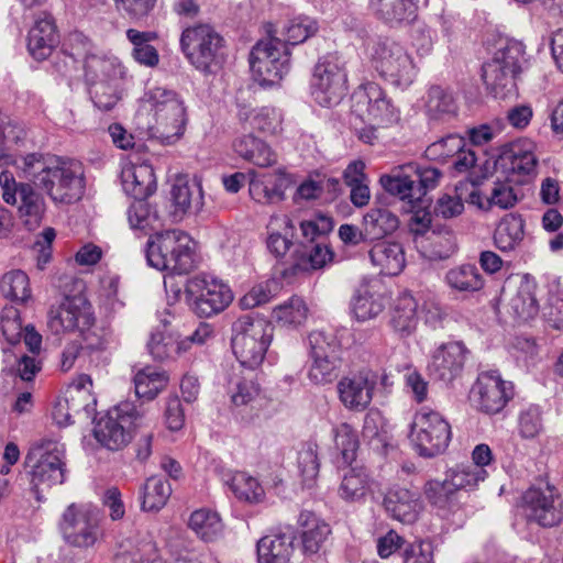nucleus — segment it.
Listing matches in <instances>:
<instances>
[{
  "instance_id": "1",
  "label": "nucleus",
  "mask_w": 563,
  "mask_h": 563,
  "mask_svg": "<svg viewBox=\"0 0 563 563\" xmlns=\"http://www.w3.org/2000/svg\"><path fill=\"white\" fill-rule=\"evenodd\" d=\"M195 246L186 232L167 230L148 239L145 256L150 266L181 275L195 267Z\"/></svg>"
},
{
  "instance_id": "2",
  "label": "nucleus",
  "mask_w": 563,
  "mask_h": 563,
  "mask_svg": "<svg viewBox=\"0 0 563 563\" xmlns=\"http://www.w3.org/2000/svg\"><path fill=\"white\" fill-rule=\"evenodd\" d=\"M273 331L269 321L254 314H244L233 323L231 346L243 367L255 369L263 363Z\"/></svg>"
},
{
  "instance_id": "3",
  "label": "nucleus",
  "mask_w": 563,
  "mask_h": 563,
  "mask_svg": "<svg viewBox=\"0 0 563 563\" xmlns=\"http://www.w3.org/2000/svg\"><path fill=\"white\" fill-rule=\"evenodd\" d=\"M369 59L382 79L401 90L410 87L418 75L410 53L404 45L389 37H378L373 42Z\"/></svg>"
},
{
  "instance_id": "4",
  "label": "nucleus",
  "mask_w": 563,
  "mask_h": 563,
  "mask_svg": "<svg viewBox=\"0 0 563 563\" xmlns=\"http://www.w3.org/2000/svg\"><path fill=\"white\" fill-rule=\"evenodd\" d=\"M85 77L92 102L100 110H111L121 98L125 70L114 56L88 55L85 59Z\"/></svg>"
},
{
  "instance_id": "5",
  "label": "nucleus",
  "mask_w": 563,
  "mask_h": 563,
  "mask_svg": "<svg viewBox=\"0 0 563 563\" xmlns=\"http://www.w3.org/2000/svg\"><path fill=\"white\" fill-rule=\"evenodd\" d=\"M154 122L150 126L151 136L162 144L170 145L184 134L186 109L178 95L163 87L150 89L146 93Z\"/></svg>"
},
{
  "instance_id": "6",
  "label": "nucleus",
  "mask_w": 563,
  "mask_h": 563,
  "mask_svg": "<svg viewBox=\"0 0 563 563\" xmlns=\"http://www.w3.org/2000/svg\"><path fill=\"white\" fill-rule=\"evenodd\" d=\"M31 468L30 485L36 499L41 500V492L65 482V446L55 440H42L34 443L25 457Z\"/></svg>"
},
{
  "instance_id": "7",
  "label": "nucleus",
  "mask_w": 563,
  "mask_h": 563,
  "mask_svg": "<svg viewBox=\"0 0 563 563\" xmlns=\"http://www.w3.org/2000/svg\"><path fill=\"white\" fill-rule=\"evenodd\" d=\"M223 42V37L208 24L188 27L180 37L181 51L189 63L206 75L221 69L225 59Z\"/></svg>"
},
{
  "instance_id": "8",
  "label": "nucleus",
  "mask_w": 563,
  "mask_h": 563,
  "mask_svg": "<svg viewBox=\"0 0 563 563\" xmlns=\"http://www.w3.org/2000/svg\"><path fill=\"white\" fill-rule=\"evenodd\" d=\"M525 53L521 42L509 40L483 65L484 82L496 98L503 99L516 91V77L521 71Z\"/></svg>"
},
{
  "instance_id": "9",
  "label": "nucleus",
  "mask_w": 563,
  "mask_h": 563,
  "mask_svg": "<svg viewBox=\"0 0 563 563\" xmlns=\"http://www.w3.org/2000/svg\"><path fill=\"white\" fill-rule=\"evenodd\" d=\"M147 412L130 401H122L101 417L93 430L96 440L109 450L124 448L132 439V431L147 421Z\"/></svg>"
},
{
  "instance_id": "10",
  "label": "nucleus",
  "mask_w": 563,
  "mask_h": 563,
  "mask_svg": "<svg viewBox=\"0 0 563 563\" xmlns=\"http://www.w3.org/2000/svg\"><path fill=\"white\" fill-rule=\"evenodd\" d=\"M409 438L420 456L433 457L448 449L451 426L439 411L422 407L415 413Z\"/></svg>"
},
{
  "instance_id": "11",
  "label": "nucleus",
  "mask_w": 563,
  "mask_h": 563,
  "mask_svg": "<svg viewBox=\"0 0 563 563\" xmlns=\"http://www.w3.org/2000/svg\"><path fill=\"white\" fill-rule=\"evenodd\" d=\"M95 322L91 305L81 296L66 297L47 316V327L58 335L66 332H79L91 349H102L103 342L93 340L90 328Z\"/></svg>"
},
{
  "instance_id": "12",
  "label": "nucleus",
  "mask_w": 563,
  "mask_h": 563,
  "mask_svg": "<svg viewBox=\"0 0 563 563\" xmlns=\"http://www.w3.org/2000/svg\"><path fill=\"white\" fill-rule=\"evenodd\" d=\"M441 177L442 173L435 167L407 164L394 168L390 175H383L380 184L389 194L413 202L434 189Z\"/></svg>"
},
{
  "instance_id": "13",
  "label": "nucleus",
  "mask_w": 563,
  "mask_h": 563,
  "mask_svg": "<svg viewBox=\"0 0 563 563\" xmlns=\"http://www.w3.org/2000/svg\"><path fill=\"white\" fill-rule=\"evenodd\" d=\"M310 89L313 100L321 107L339 104L347 91V74L343 59L335 54L320 57L313 68Z\"/></svg>"
},
{
  "instance_id": "14",
  "label": "nucleus",
  "mask_w": 563,
  "mask_h": 563,
  "mask_svg": "<svg viewBox=\"0 0 563 563\" xmlns=\"http://www.w3.org/2000/svg\"><path fill=\"white\" fill-rule=\"evenodd\" d=\"M250 67L254 80L262 87L277 85L290 69L289 51L282 38L269 36L253 47Z\"/></svg>"
},
{
  "instance_id": "15",
  "label": "nucleus",
  "mask_w": 563,
  "mask_h": 563,
  "mask_svg": "<svg viewBox=\"0 0 563 563\" xmlns=\"http://www.w3.org/2000/svg\"><path fill=\"white\" fill-rule=\"evenodd\" d=\"M102 516L91 504L69 505L59 523L64 540L76 548H90L102 537Z\"/></svg>"
},
{
  "instance_id": "16",
  "label": "nucleus",
  "mask_w": 563,
  "mask_h": 563,
  "mask_svg": "<svg viewBox=\"0 0 563 563\" xmlns=\"http://www.w3.org/2000/svg\"><path fill=\"white\" fill-rule=\"evenodd\" d=\"M185 296L191 310L200 318L222 312L233 300L230 287L208 275L189 278L185 286Z\"/></svg>"
},
{
  "instance_id": "17",
  "label": "nucleus",
  "mask_w": 563,
  "mask_h": 563,
  "mask_svg": "<svg viewBox=\"0 0 563 563\" xmlns=\"http://www.w3.org/2000/svg\"><path fill=\"white\" fill-rule=\"evenodd\" d=\"M352 115L361 122H374L377 126H390L399 122L400 112L373 81L361 85L352 95Z\"/></svg>"
},
{
  "instance_id": "18",
  "label": "nucleus",
  "mask_w": 563,
  "mask_h": 563,
  "mask_svg": "<svg viewBox=\"0 0 563 563\" xmlns=\"http://www.w3.org/2000/svg\"><path fill=\"white\" fill-rule=\"evenodd\" d=\"M42 190L54 202L73 203L78 201L85 192L82 165L74 161L53 164L47 179H42Z\"/></svg>"
},
{
  "instance_id": "19",
  "label": "nucleus",
  "mask_w": 563,
  "mask_h": 563,
  "mask_svg": "<svg viewBox=\"0 0 563 563\" xmlns=\"http://www.w3.org/2000/svg\"><path fill=\"white\" fill-rule=\"evenodd\" d=\"M514 397V385L497 371H484L471 389L475 408L486 415L499 413Z\"/></svg>"
},
{
  "instance_id": "20",
  "label": "nucleus",
  "mask_w": 563,
  "mask_h": 563,
  "mask_svg": "<svg viewBox=\"0 0 563 563\" xmlns=\"http://www.w3.org/2000/svg\"><path fill=\"white\" fill-rule=\"evenodd\" d=\"M523 510L529 521L541 527H553L562 519L561 497L549 484L531 487L523 495Z\"/></svg>"
},
{
  "instance_id": "21",
  "label": "nucleus",
  "mask_w": 563,
  "mask_h": 563,
  "mask_svg": "<svg viewBox=\"0 0 563 563\" xmlns=\"http://www.w3.org/2000/svg\"><path fill=\"white\" fill-rule=\"evenodd\" d=\"M378 374L369 368H363L342 377L338 385L339 399L350 411L362 412L373 400Z\"/></svg>"
},
{
  "instance_id": "22",
  "label": "nucleus",
  "mask_w": 563,
  "mask_h": 563,
  "mask_svg": "<svg viewBox=\"0 0 563 563\" xmlns=\"http://www.w3.org/2000/svg\"><path fill=\"white\" fill-rule=\"evenodd\" d=\"M468 350L461 341L439 345L428 364L430 377L444 384L452 383L462 374Z\"/></svg>"
},
{
  "instance_id": "23",
  "label": "nucleus",
  "mask_w": 563,
  "mask_h": 563,
  "mask_svg": "<svg viewBox=\"0 0 563 563\" xmlns=\"http://www.w3.org/2000/svg\"><path fill=\"white\" fill-rule=\"evenodd\" d=\"M249 175L250 196L261 205H274L285 200L286 190L292 183L291 176L280 168L268 174L251 170Z\"/></svg>"
},
{
  "instance_id": "24",
  "label": "nucleus",
  "mask_w": 563,
  "mask_h": 563,
  "mask_svg": "<svg viewBox=\"0 0 563 563\" xmlns=\"http://www.w3.org/2000/svg\"><path fill=\"white\" fill-rule=\"evenodd\" d=\"M296 533L291 527L272 531L256 544L257 563H290L295 553Z\"/></svg>"
},
{
  "instance_id": "25",
  "label": "nucleus",
  "mask_w": 563,
  "mask_h": 563,
  "mask_svg": "<svg viewBox=\"0 0 563 563\" xmlns=\"http://www.w3.org/2000/svg\"><path fill=\"white\" fill-rule=\"evenodd\" d=\"M59 43V35L52 15L44 13L35 20L29 32L27 48L30 54L38 60L45 59L53 53Z\"/></svg>"
},
{
  "instance_id": "26",
  "label": "nucleus",
  "mask_w": 563,
  "mask_h": 563,
  "mask_svg": "<svg viewBox=\"0 0 563 563\" xmlns=\"http://www.w3.org/2000/svg\"><path fill=\"white\" fill-rule=\"evenodd\" d=\"M231 401L243 422H253L260 416L263 402L258 384L247 378L239 380L231 390Z\"/></svg>"
},
{
  "instance_id": "27",
  "label": "nucleus",
  "mask_w": 563,
  "mask_h": 563,
  "mask_svg": "<svg viewBox=\"0 0 563 563\" xmlns=\"http://www.w3.org/2000/svg\"><path fill=\"white\" fill-rule=\"evenodd\" d=\"M384 507L396 520L412 523L418 518L421 503L417 493L395 486L385 495Z\"/></svg>"
},
{
  "instance_id": "28",
  "label": "nucleus",
  "mask_w": 563,
  "mask_h": 563,
  "mask_svg": "<svg viewBox=\"0 0 563 563\" xmlns=\"http://www.w3.org/2000/svg\"><path fill=\"white\" fill-rule=\"evenodd\" d=\"M374 485L375 482L366 467H351L342 476L338 495L345 503L361 504L373 493Z\"/></svg>"
},
{
  "instance_id": "29",
  "label": "nucleus",
  "mask_w": 563,
  "mask_h": 563,
  "mask_svg": "<svg viewBox=\"0 0 563 563\" xmlns=\"http://www.w3.org/2000/svg\"><path fill=\"white\" fill-rule=\"evenodd\" d=\"M13 165L18 170L20 178H25L42 189V179L46 180L52 162L46 159L42 154L32 153L25 156L14 157L11 154H0V167Z\"/></svg>"
},
{
  "instance_id": "30",
  "label": "nucleus",
  "mask_w": 563,
  "mask_h": 563,
  "mask_svg": "<svg viewBox=\"0 0 563 563\" xmlns=\"http://www.w3.org/2000/svg\"><path fill=\"white\" fill-rule=\"evenodd\" d=\"M121 183L125 194L134 199L146 198L156 189L154 170L148 164H126L121 172Z\"/></svg>"
},
{
  "instance_id": "31",
  "label": "nucleus",
  "mask_w": 563,
  "mask_h": 563,
  "mask_svg": "<svg viewBox=\"0 0 563 563\" xmlns=\"http://www.w3.org/2000/svg\"><path fill=\"white\" fill-rule=\"evenodd\" d=\"M233 150L241 158L261 168L272 167L277 163L275 151L265 141L251 133L236 137Z\"/></svg>"
},
{
  "instance_id": "32",
  "label": "nucleus",
  "mask_w": 563,
  "mask_h": 563,
  "mask_svg": "<svg viewBox=\"0 0 563 563\" xmlns=\"http://www.w3.org/2000/svg\"><path fill=\"white\" fill-rule=\"evenodd\" d=\"M368 255L372 264L384 275L396 276L406 266L404 249L397 242L379 241L372 246Z\"/></svg>"
},
{
  "instance_id": "33",
  "label": "nucleus",
  "mask_w": 563,
  "mask_h": 563,
  "mask_svg": "<svg viewBox=\"0 0 563 563\" xmlns=\"http://www.w3.org/2000/svg\"><path fill=\"white\" fill-rule=\"evenodd\" d=\"M369 9L377 19L389 25L410 23L417 16L413 0H369Z\"/></svg>"
},
{
  "instance_id": "34",
  "label": "nucleus",
  "mask_w": 563,
  "mask_h": 563,
  "mask_svg": "<svg viewBox=\"0 0 563 563\" xmlns=\"http://www.w3.org/2000/svg\"><path fill=\"white\" fill-rule=\"evenodd\" d=\"M172 200L175 217L200 211L203 206L201 184L197 180L177 179L172 188Z\"/></svg>"
},
{
  "instance_id": "35",
  "label": "nucleus",
  "mask_w": 563,
  "mask_h": 563,
  "mask_svg": "<svg viewBox=\"0 0 563 563\" xmlns=\"http://www.w3.org/2000/svg\"><path fill=\"white\" fill-rule=\"evenodd\" d=\"M46 211L45 199L31 184H22L20 189L19 218L23 225L33 231L37 229Z\"/></svg>"
},
{
  "instance_id": "36",
  "label": "nucleus",
  "mask_w": 563,
  "mask_h": 563,
  "mask_svg": "<svg viewBox=\"0 0 563 563\" xmlns=\"http://www.w3.org/2000/svg\"><path fill=\"white\" fill-rule=\"evenodd\" d=\"M385 306V298L369 285L361 286L351 301L352 312L358 321L376 318L384 311Z\"/></svg>"
},
{
  "instance_id": "37",
  "label": "nucleus",
  "mask_w": 563,
  "mask_h": 563,
  "mask_svg": "<svg viewBox=\"0 0 563 563\" xmlns=\"http://www.w3.org/2000/svg\"><path fill=\"white\" fill-rule=\"evenodd\" d=\"M299 521L305 528L301 533L303 552L306 554L318 553L331 534L330 526L310 512H302Z\"/></svg>"
},
{
  "instance_id": "38",
  "label": "nucleus",
  "mask_w": 563,
  "mask_h": 563,
  "mask_svg": "<svg viewBox=\"0 0 563 563\" xmlns=\"http://www.w3.org/2000/svg\"><path fill=\"white\" fill-rule=\"evenodd\" d=\"M417 308V301L410 294H402L397 298L390 324L400 336H409L416 331L418 324Z\"/></svg>"
},
{
  "instance_id": "39",
  "label": "nucleus",
  "mask_w": 563,
  "mask_h": 563,
  "mask_svg": "<svg viewBox=\"0 0 563 563\" xmlns=\"http://www.w3.org/2000/svg\"><path fill=\"white\" fill-rule=\"evenodd\" d=\"M399 225L398 217L386 208L371 209L363 218L365 239L382 240Z\"/></svg>"
},
{
  "instance_id": "40",
  "label": "nucleus",
  "mask_w": 563,
  "mask_h": 563,
  "mask_svg": "<svg viewBox=\"0 0 563 563\" xmlns=\"http://www.w3.org/2000/svg\"><path fill=\"white\" fill-rule=\"evenodd\" d=\"M267 247L276 256L285 255L292 244L295 225L287 216H272L267 224Z\"/></svg>"
},
{
  "instance_id": "41",
  "label": "nucleus",
  "mask_w": 563,
  "mask_h": 563,
  "mask_svg": "<svg viewBox=\"0 0 563 563\" xmlns=\"http://www.w3.org/2000/svg\"><path fill=\"white\" fill-rule=\"evenodd\" d=\"M115 563H163L156 543L151 539L121 544L114 556Z\"/></svg>"
},
{
  "instance_id": "42",
  "label": "nucleus",
  "mask_w": 563,
  "mask_h": 563,
  "mask_svg": "<svg viewBox=\"0 0 563 563\" xmlns=\"http://www.w3.org/2000/svg\"><path fill=\"white\" fill-rule=\"evenodd\" d=\"M523 236V219L520 216L507 214L495 230L494 243L501 252H510L521 243Z\"/></svg>"
},
{
  "instance_id": "43",
  "label": "nucleus",
  "mask_w": 563,
  "mask_h": 563,
  "mask_svg": "<svg viewBox=\"0 0 563 563\" xmlns=\"http://www.w3.org/2000/svg\"><path fill=\"white\" fill-rule=\"evenodd\" d=\"M445 284L457 292H475L483 288L484 278L473 264H462L449 269L444 277Z\"/></svg>"
},
{
  "instance_id": "44",
  "label": "nucleus",
  "mask_w": 563,
  "mask_h": 563,
  "mask_svg": "<svg viewBox=\"0 0 563 563\" xmlns=\"http://www.w3.org/2000/svg\"><path fill=\"white\" fill-rule=\"evenodd\" d=\"M188 526L205 542L218 540L223 532L219 514L206 508L194 511L189 517Z\"/></svg>"
},
{
  "instance_id": "45",
  "label": "nucleus",
  "mask_w": 563,
  "mask_h": 563,
  "mask_svg": "<svg viewBox=\"0 0 563 563\" xmlns=\"http://www.w3.org/2000/svg\"><path fill=\"white\" fill-rule=\"evenodd\" d=\"M133 382L137 398L153 400L166 387L168 376L164 371L146 366L136 372Z\"/></svg>"
},
{
  "instance_id": "46",
  "label": "nucleus",
  "mask_w": 563,
  "mask_h": 563,
  "mask_svg": "<svg viewBox=\"0 0 563 563\" xmlns=\"http://www.w3.org/2000/svg\"><path fill=\"white\" fill-rule=\"evenodd\" d=\"M308 307L299 296H291L272 311V319L280 327L297 328L308 318Z\"/></svg>"
},
{
  "instance_id": "47",
  "label": "nucleus",
  "mask_w": 563,
  "mask_h": 563,
  "mask_svg": "<svg viewBox=\"0 0 563 563\" xmlns=\"http://www.w3.org/2000/svg\"><path fill=\"white\" fill-rule=\"evenodd\" d=\"M429 245L424 246L423 255L430 261L449 258L456 250V238L448 227H433L429 238Z\"/></svg>"
},
{
  "instance_id": "48",
  "label": "nucleus",
  "mask_w": 563,
  "mask_h": 563,
  "mask_svg": "<svg viewBox=\"0 0 563 563\" xmlns=\"http://www.w3.org/2000/svg\"><path fill=\"white\" fill-rule=\"evenodd\" d=\"M534 151L536 144L530 140H519L512 143L506 153L511 169L520 175L532 174L538 164Z\"/></svg>"
},
{
  "instance_id": "49",
  "label": "nucleus",
  "mask_w": 563,
  "mask_h": 563,
  "mask_svg": "<svg viewBox=\"0 0 563 563\" xmlns=\"http://www.w3.org/2000/svg\"><path fill=\"white\" fill-rule=\"evenodd\" d=\"M423 493L427 500L439 510L455 511L459 508L457 495L446 477L443 481H428Z\"/></svg>"
},
{
  "instance_id": "50",
  "label": "nucleus",
  "mask_w": 563,
  "mask_h": 563,
  "mask_svg": "<svg viewBox=\"0 0 563 563\" xmlns=\"http://www.w3.org/2000/svg\"><path fill=\"white\" fill-rule=\"evenodd\" d=\"M227 485L238 499L250 504L262 501L265 495L257 478L245 472L233 473L227 481Z\"/></svg>"
},
{
  "instance_id": "51",
  "label": "nucleus",
  "mask_w": 563,
  "mask_h": 563,
  "mask_svg": "<svg viewBox=\"0 0 563 563\" xmlns=\"http://www.w3.org/2000/svg\"><path fill=\"white\" fill-rule=\"evenodd\" d=\"M0 291L12 301L26 302L32 296L29 276L21 269L4 273L0 280Z\"/></svg>"
},
{
  "instance_id": "52",
  "label": "nucleus",
  "mask_w": 563,
  "mask_h": 563,
  "mask_svg": "<svg viewBox=\"0 0 563 563\" xmlns=\"http://www.w3.org/2000/svg\"><path fill=\"white\" fill-rule=\"evenodd\" d=\"M128 219L132 229L147 231L157 230L162 227L156 208L145 201V198L135 199L129 207Z\"/></svg>"
},
{
  "instance_id": "53",
  "label": "nucleus",
  "mask_w": 563,
  "mask_h": 563,
  "mask_svg": "<svg viewBox=\"0 0 563 563\" xmlns=\"http://www.w3.org/2000/svg\"><path fill=\"white\" fill-rule=\"evenodd\" d=\"M185 343L186 341H178L174 334L166 330H156L151 334L147 349L155 360L164 361L184 352Z\"/></svg>"
},
{
  "instance_id": "54",
  "label": "nucleus",
  "mask_w": 563,
  "mask_h": 563,
  "mask_svg": "<svg viewBox=\"0 0 563 563\" xmlns=\"http://www.w3.org/2000/svg\"><path fill=\"white\" fill-rule=\"evenodd\" d=\"M240 119L249 122L252 129L260 132L274 134L282 124V113L273 107H262L249 112H240Z\"/></svg>"
},
{
  "instance_id": "55",
  "label": "nucleus",
  "mask_w": 563,
  "mask_h": 563,
  "mask_svg": "<svg viewBox=\"0 0 563 563\" xmlns=\"http://www.w3.org/2000/svg\"><path fill=\"white\" fill-rule=\"evenodd\" d=\"M172 487L164 478L152 476L143 487L142 508L147 511L159 510L168 500Z\"/></svg>"
},
{
  "instance_id": "56",
  "label": "nucleus",
  "mask_w": 563,
  "mask_h": 563,
  "mask_svg": "<svg viewBox=\"0 0 563 563\" xmlns=\"http://www.w3.org/2000/svg\"><path fill=\"white\" fill-rule=\"evenodd\" d=\"M454 492L457 494L461 489H472L479 482L485 481L487 472L478 466L459 465L451 468L445 474Z\"/></svg>"
},
{
  "instance_id": "57",
  "label": "nucleus",
  "mask_w": 563,
  "mask_h": 563,
  "mask_svg": "<svg viewBox=\"0 0 563 563\" xmlns=\"http://www.w3.org/2000/svg\"><path fill=\"white\" fill-rule=\"evenodd\" d=\"M334 258L332 249L322 240L316 242L299 258L295 265L296 271H317L331 263Z\"/></svg>"
},
{
  "instance_id": "58",
  "label": "nucleus",
  "mask_w": 563,
  "mask_h": 563,
  "mask_svg": "<svg viewBox=\"0 0 563 563\" xmlns=\"http://www.w3.org/2000/svg\"><path fill=\"white\" fill-rule=\"evenodd\" d=\"M465 146V140L456 134L446 135L431 143L424 151L428 159L446 163L452 161L453 156Z\"/></svg>"
},
{
  "instance_id": "59",
  "label": "nucleus",
  "mask_w": 563,
  "mask_h": 563,
  "mask_svg": "<svg viewBox=\"0 0 563 563\" xmlns=\"http://www.w3.org/2000/svg\"><path fill=\"white\" fill-rule=\"evenodd\" d=\"M318 31L314 20L309 16H298L288 21L284 26L282 40L283 44L289 49V45H297L305 42Z\"/></svg>"
},
{
  "instance_id": "60",
  "label": "nucleus",
  "mask_w": 563,
  "mask_h": 563,
  "mask_svg": "<svg viewBox=\"0 0 563 563\" xmlns=\"http://www.w3.org/2000/svg\"><path fill=\"white\" fill-rule=\"evenodd\" d=\"M310 356L341 361V345L332 333L313 331L309 334Z\"/></svg>"
},
{
  "instance_id": "61",
  "label": "nucleus",
  "mask_w": 563,
  "mask_h": 563,
  "mask_svg": "<svg viewBox=\"0 0 563 563\" xmlns=\"http://www.w3.org/2000/svg\"><path fill=\"white\" fill-rule=\"evenodd\" d=\"M510 307L520 319L526 320L536 316L538 302L534 296V286L529 282L521 283L517 294L510 300Z\"/></svg>"
},
{
  "instance_id": "62",
  "label": "nucleus",
  "mask_w": 563,
  "mask_h": 563,
  "mask_svg": "<svg viewBox=\"0 0 563 563\" xmlns=\"http://www.w3.org/2000/svg\"><path fill=\"white\" fill-rule=\"evenodd\" d=\"M333 440L336 450L340 451L345 463H351L355 459L358 448V438L356 431L349 423H340L332 430Z\"/></svg>"
},
{
  "instance_id": "63",
  "label": "nucleus",
  "mask_w": 563,
  "mask_h": 563,
  "mask_svg": "<svg viewBox=\"0 0 563 563\" xmlns=\"http://www.w3.org/2000/svg\"><path fill=\"white\" fill-rule=\"evenodd\" d=\"M463 184L455 187L454 194H443L440 196L434 205L433 213L435 217L442 219H453L462 214L464 211V202L462 198Z\"/></svg>"
},
{
  "instance_id": "64",
  "label": "nucleus",
  "mask_w": 563,
  "mask_h": 563,
  "mask_svg": "<svg viewBox=\"0 0 563 563\" xmlns=\"http://www.w3.org/2000/svg\"><path fill=\"white\" fill-rule=\"evenodd\" d=\"M319 466L317 452L311 445H308L298 453V468L303 486H313L319 474Z\"/></svg>"
}]
</instances>
